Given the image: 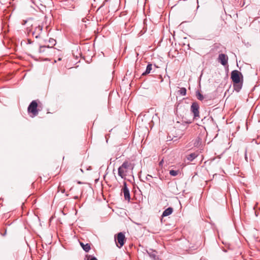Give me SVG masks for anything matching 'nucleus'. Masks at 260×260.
<instances>
[{"label":"nucleus","mask_w":260,"mask_h":260,"mask_svg":"<svg viewBox=\"0 0 260 260\" xmlns=\"http://www.w3.org/2000/svg\"><path fill=\"white\" fill-rule=\"evenodd\" d=\"M231 78L233 82V86L237 92L241 89L243 82V76L241 72L238 70L232 71Z\"/></svg>","instance_id":"f257e3e1"},{"label":"nucleus","mask_w":260,"mask_h":260,"mask_svg":"<svg viewBox=\"0 0 260 260\" xmlns=\"http://www.w3.org/2000/svg\"><path fill=\"white\" fill-rule=\"evenodd\" d=\"M38 104L36 101H32L29 105L27 110L29 113H31L34 116H37L38 114L37 109Z\"/></svg>","instance_id":"f03ea898"},{"label":"nucleus","mask_w":260,"mask_h":260,"mask_svg":"<svg viewBox=\"0 0 260 260\" xmlns=\"http://www.w3.org/2000/svg\"><path fill=\"white\" fill-rule=\"evenodd\" d=\"M115 241H117V242L119 245H118V244H117V246L119 248H121L123 246L124 244V242L125 241V237L123 233H122V232H120L118 233L117 238L115 237Z\"/></svg>","instance_id":"7ed1b4c3"},{"label":"nucleus","mask_w":260,"mask_h":260,"mask_svg":"<svg viewBox=\"0 0 260 260\" xmlns=\"http://www.w3.org/2000/svg\"><path fill=\"white\" fill-rule=\"evenodd\" d=\"M190 110L193 114L194 118L199 117V105L197 102L192 103L190 107Z\"/></svg>","instance_id":"20e7f679"},{"label":"nucleus","mask_w":260,"mask_h":260,"mask_svg":"<svg viewBox=\"0 0 260 260\" xmlns=\"http://www.w3.org/2000/svg\"><path fill=\"white\" fill-rule=\"evenodd\" d=\"M122 191L124 194V197L125 200L129 201L131 199V196L129 190L127 186L126 182H123V186L122 188Z\"/></svg>","instance_id":"39448f33"},{"label":"nucleus","mask_w":260,"mask_h":260,"mask_svg":"<svg viewBox=\"0 0 260 260\" xmlns=\"http://www.w3.org/2000/svg\"><path fill=\"white\" fill-rule=\"evenodd\" d=\"M218 59V61L223 66H225L228 63V57L224 54H219Z\"/></svg>","instance_id":"423d86ee"},{"label":"nucleus","mask_w":260,"mask_h":260,"mask_svg":"<svg viewBox=\"0 0 260 260\" xmlns=\"http://www.w3.org/2000/svg\"><path fill=\"white\" fill-rule=\"evenodd\" d=\"M127 171L120 166L118 169V174L121 178H125Z\"/></svg>","instance_id":"0eeeda50"},{"label":"nucleus","mask_w":260,"mask_h":260,"mask_svg":"<svg viewBox=\"0 0 260 260\" xmlns=\"http://www.w3.org/2000/svg\"><path fill=\"white\" fill-rule=\"evenodd\" d=\"M147 252L149 256L152 258L153 260H156L157 258V252L155 250H153L152 249H149L147 251Z\"/></svg>","instance_id":"6e6552de"},{"label":"nucleus","mask_w":260,"mask_h":260,"mask_svg":"<svg viewBox=\"0 0 260 260\" xmlns=\"http://www.w3.org/2000/svg\"><path fill=\"white\" fill-rule=\"evenodd\" d=\"M173 208L172 207H169L163 212L162 214V217H166L167 216L170 215L173 212Z\"/></svg>","instance_id":"1a4fd4ad"},{"label":"nucleus","mask_w":260,"mask_h":260,"mask_svg":"<svg viewBox=\"0 0 260 260\" xmlns=\"http://www.w3.org/2000/svg\"><path fill=\"white\" fill-rule=\"evenodd\" d=\"M152 65L151 63H149L146 67V69L145 72L142 73V76H145L148 74H149L151 72V71L152 70Z\"/></svg>","instance_id":"9d476101"},{"label":"nucleus","mask_w":260,"mask_h":260,"mask_svg":"<svg viewBox=\"0 0 260 260\" xmlns=\"http://www.w3.org/2000/svg\"><path fill=\"white\" fill-rule=\"evenodd\" d=\"M222 48V46L220 44H215L213 46L212 50L217 51L218 52H222L221 48Z\"/></svg>","instance_id":"9b49d317"},{"label":"nucleus","mask_w":260,"mask_h":260,"mask_svg":"<svg viewBox=\"0 0 260 260\" xmlns=\"http://www.w3.org/2000/svg\"><path fill=\"white\" fill-rule=\"evenodd\" d=\"M80 245L81 246L83 249L86 252H88L90 249V246L89 244H84L82 242H80Z\"/></svg>","instance_id":"f8f14e48"},{"label":"nucleus","mask_w":260,"mask_h":260,"mask_svg":"<svg viewBox=\"0 0 260 260\" xmlns=\"http://www.w3.org/2000/svg\"><path fill=\"white\" fill-rule=\"evenodd\" d=\"M121 167H122L125 170H127L132 168V165L131 163L127 161H125L123 162V163L121 166Z\"/></svg>","instance_id":"ddd939ff"},{"label":"nucleus","mask_w":260,"mask_h":260,"mask_svg":"<svg viewBox=\"0 0 260 260\" xmlns=\"http://www.w3.org/2000/svg\"><path fill=\"white\" fill-rule=\"evenodd\" d=\"M197 156V155L195 153H192L188 155L187 158L189 161H192Z\"/></svg>","instance_id":"4468645a"},{"label":"nucleus","mask_w":260,"mask_h":260,"mask_svg":"<svg viewBox=\"0 0 260 260\" xmlns=\"http://www.w3.org/2000/svg\"><path fill=\"white\" fill-rule=\"evenodd\" d=\"M202 143V139L199 137H197L195 140L194 142V145L195 146H198L200 145Z\"/></svg>","instance_id":"2eb2a0df"},{"label":"nucleus","mask_w":260,"mask_h":260,"mask_svg":"<svg viewBox=\"0 0 260 260\" xmlns=\"http://www.w3.org/2000/svg\"><path fill=\"white\" fill-rule=\"evenodd\" d=\"M43 29V27L42 26H38L36 28V31H38L39 32L37 34V35L35 36L36 38H38L40 36V32L42 31Z\"/></svg>","instance_id":"dca6fc26"},{"label":"nucleus","mask_w":260,"mask_h":260,"mask_svg":"<svg viewBox=\"0 0 260 260\" xmlns=\"http://www.w3.org/2000/svg\"><path fill=\"white\" fill-rule=\"evenodd\" d=\"M178 92L181 95H185L186 94V89L185 87H181L179 90Z\"/></svg>","instance_id":"f3484780"},{"label":"nucleus","mask_w":260,"mask_h":260,"mask_svg":"<svg viewBox=\"0 0 260 260\" xmlns=\"http://www.w3.org/2000/svg\"><path fill=\"white\" fill-rule=\"evenodd\" d=\"M196 96L197 99L200 101H202L204 99V96L199 91H197Z\"/></svg>","instance_id":"a211bd4d"},{"label":"nucleus","mask_w":260,"mask_h":260,"mask_svg":"<svg viewBox=\"0 0 260 260\" xmlns=\"http://www.w3.org/2000/svg\"><path fill=\"white\" fill-rule=\"evenodd\" d=\"M178 171H176L174 170H170L169 174L170 175L172 176H176L178 174Z\"/></svg>","instance_id":"6ab92c4d"},{"label":"nucleus","mask_w":260,"mask_h":260,"mask_svg":"<svg viewBox=\"0 0 260 260\" xmlns=\"http://www.w3.org/2000/svg\"><path fill=\"white\" fill-rule=\"evenodd\" d=\"M86 257L87 260H98L94 256L91 255H87Z\"/></svg>","instance_id":"aec40b11"},{"label":"nucleus","mask_w":260,"mask_h":260,"mask_svg":"<svg viewBox=\"0 0 260 260\" xmlns=\"http://www.w3.org/2000/svg\"><path fill=\"white\" fill-rule=\"evenodd\" d=\"M49 42L53 46L55 45L56 44V41L55 40L50 38L49 40Z\"/></svg>","instance_id":"412c9836"},{"label":"nucleus","mask_w":260,"mask_h":260,"mask_svg":"<svg viewBox=\"0 0 260 260\" xmlns=\"http://www.w3.org/2000/svg\"><path fill=\"white\" fill-rule=\"evenodd\" d=\"M110 1V0H105V1L103 2V3L102 5L100 7V8L98 9V10H99L100 9H101L102 7H103L105 4H106V3L107 2H108Z\"/></svg>","instance_id":"4be33fe9"},{"label":"nucleus","mask_w":260,"mask_h":260,"mask_svg":"<svg viewBox=\"0 0 260 260\" xmlns=\"http://www.w3.org/2000/svg\"><path fill=\"white\" fill-rule=\"evenodd\" d=\"M46 47H47V46H41V47H40V49H39V52L41 53V52H43V51H44V50H43L42 49V48H46ZM47 48H49V46H47Z\"/></svg>","instance_id":"5701e85b"},{"label":"nucleus","mask_w":260,"mask_h":260,"mask_svg":"<svg viewBox=\"0 0 260 260\" xmlns=\"http://www.w3.org/2000/svg\"><path fill=\"white\" fill-rule=\"evenodd\" d=\"M152 176L150 175H147V176L146 177V179L147 180H150V178H152Z\"/></svg>","instance_id":"b1692460"},{"label":"nucleus","mask_w":260,"mask_h":260,"mask_svg":"<svg viewBox=\"0 0 260 260\" xmlns=\"http://www.w3.org/2000/svg\"><path fill=\"white\" fill-rule=\"evenodd\" d=\"M27 41H28V44H31V43H32V42H31V41H30V40L28 39V40H27Z\"/></svg>","instance_id":"393cba45"},{"label":"nucleus","mask_w":260,"mask_h":260,"mask_svg":"<svg viewBox=\"0 0 260 260\" xmlns=\"http://www.w3.org/2000/svg\"><path fill=\"white\" fill-rule=\"evenodd\" d=\"M245 159L247 161V156L246 153H245Z\"/></svg>","instance_id":"a878e982"},{"label":"nucleus","mask_w":260,"mask_h":260,"mask_svg":"<svg viewBox=\"0 0 260 260\" xmlns=\"http://www.w3.org/2000/svg\"><path fill=\"white\" fill-rule=\"evenodd\" d=\"M74 199H75V200H77V199H78V196H75L74 197Z\"/></svg>","instance_id":"bb28decb"},{"label":"nucleus","mask_w":260,"mask_h":260,"mask_svg":"<svg viewBox=\"0 0 260 260\" xmlns=\"http://www.w3.org/2000/svg\"><path fill=\"white\" fill-rule=\"evenodd\" d=\"M77 183H78V184H82V183L81 181H77Z\"/></svg>","instance_id":"cd10ccee"},{"label":"nucleus","mask_w":260,"mask_h":260,"mask_svg":"<svg viewBox=\"0 0 260 260\" xmlns=\"http://www.w3.org/2000/svg\"><path fill=\"white\" fill-rule=\"evenodd\" d=\"M35 32H32V35H35Z\"/></svg>","instance_id":"c85d7f7f"}]
</instances>
